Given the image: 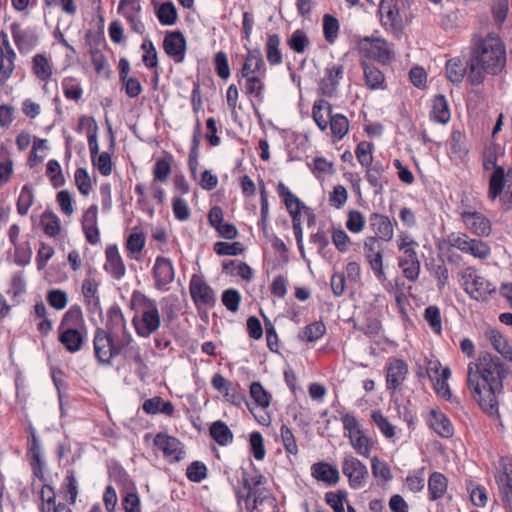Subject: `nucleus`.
Segmentation results:
<instances>
[{"label": "nucleus", "mask_w": 512, "mask_h": 512, "mask_svg": "<svg viewBox=\"0 0 512 512\" xmlns=\"http://www.w3.org/2000/svg\"><path fill=\"white\" fill-rule=\"evenodd\" d=\"M41 224L43 225L45 234L50 237H55L60 232V220L58 216L50 210H46L42 214Z\"/></svg>", "instance_id": "49530a36"}, {"label": "nucleus", "mask_w": 512, "mask_h": 512, "mask_svg": "<svg viewBox=\"0 0 512 512\" xmlns=\"http://www.w3.org/2000/svg\"><path fill=\"white\" fill-rule=\"evenodd\" d=\"M465 254L471 255L474 258L486 259L491 254V249L487 243L480 239L472 238L470 244L467 247Z\"/></svg>", "instance_id": "5fc2aeb1"}, {"label": "nucleus", "mask_w": 512, "mask_h": 512, "mask_svg": "<svg viewBox=\"0 0 512 512\" xmlns=\"http://www.w3.org/2000/svg\"><path fill=\"white\" fill-rule=\"evenodd\" d=\"M16 47L20 53L32 50L38 43V35L34 29L22 30L20 24L14 22L10 26Z\"/></svg>", "instance_id": "4be33fe9"}, {"label": "nucleus", "mask_w": 512, "mask_h": 512, "mask_svg": "<svg viewBox=\"0 0 512 512\" xmlns=\"http://www.w3.org/2000/svg\"><path fill=\"white\" fill-rule=\"evenodd\" d=\"M98 282L93 278H87L82 283V293L86 302L91 305L93 304L95 310L100 308V299L98 295Z\"/></svg>", "instance_id": "79ce46f5"}, {"label": "nucleus", "mask_w": 512, "mask_h": 512, "mask_svg": "<svg viewBox=\"0 0 512 512\" xmlns=\"http://www.w3.org/2000/svg\"><path fill=\"white\" fill-rule=\"evenodd\" d=\"M309 44V40L304 31L295 30L288 40V45L296 53H303Z\"/></svg>", "instance_id": "774afa93"}, {"label": "nucleus", "mask_w": 512, "mask_h": 512, "mask_svg": "<svg viewBox=\"0 0 512 512\" xmlns=\"http://www.w3.org/2000/svg\"><path fill=\"white\" fill-rule=\"evenodd\" d=\"M461 222L470 233L478 237H488L492 232V223L482 212L464 211Z\"/></svg>", "instance_id": "2eb2a0df"}, {"label": "nucleus", "mask_w": 512, "mask_h": 512, "mask_svg": "<svg viewBox=\"0 0 512 512\" xmlns=\"http://www.w3.org/2000/svg\"><path fill=\"white\" fill-rule=\"evenodd\" d=\"M431 121L447 124L451 119V111L446 98H433L429 112Z\"/></svg>", "instance_id": "2f4dec72"}, {"label": "nucleus", "mask_w": 512, "mask_h": 512, "mask_svg": "<svg viewBox=\"0 0 512 512\" xmlns=\"http://www.w3.org/2000/svg\"><path fill=\"white\" fill-rule=\"evenodd\" d=\"M106 262L104 264V269L107 273H109L114 279L120 280L124 277L126 273V268L124 262L122 260L121 255L119 254L118 248L116 245H109L105 251Z\"/></svg>", "instance_id": "393cba45"}, {"label": "nucleus", "mask_w": 512, "mask_h": 512, "mask_svg": "<svg viewBox=\"0 0 512 512\" xmlns=\"http://www.w3.org/2000/svg\"><path fill=\"white\" fill-rule=\"evenodd\" d=\"M153 442L170 462H179L182 459L183 445L176 437L159 432Z\"/></svg>", "instance_id": "6ab92c4d"}, {"label": "nucleus", "mask_w": 512, "mask_h": 512, "mask_svg": "<svg viewBox=\"0 0 512 512\" xmlns=\"http://www.w3.org/2000/svg\"><path fill=\"white\" fill-rule=\"evenodd\" d=\"M371 420L386 439H392L396 436V426L380 410L372 411Z\"/></svg>", "instance_id": "c9c22d12"}, {"label": "nucleus", "mask_w": 512, "mask_h": 512, "mask_svg": "<svg viewBox=\"0 0 512 512\" xmlns=\"http://www.w3.org/2000/svg\"><path fill=\"white\" fill-rule=\"evenodd\" d=\"M221 300L223 305L230 312H237L241 301V294L234 288H229L223 291Z\"/></svg>", "instance_id": "052dcab7"}, {"label": "nucleus", "mask_w": 512, "mask_h": 512, "mask_svg": "<svg viewBox=\"0 0 512 512\" xmlns=\"http://www.w3.org/2000/svg\"><path fill=\"white\" fill-rule=\"evenodd\" d=\"M214 252L220 256H236L242 254L245 250L240 242H216L213 246Z\"/></svg>", "instance_id": "3c124183"}, {"label": "nucleus", "mask_w": 512, "mask_h": 512, "mask_svg": "<svg viewBox=\"0 0 512 512\" xmlns=\"http://www.w3.org/2000/svg\"><path fill=\"white\" fill-rule=\"evenodd\" d=\"M366 85L371 89L383 88L385 76L382 71L373 65L363 63Z\"/></svg>", "instance_id": "ea45409f"}, {"label": "nucleus", "mask_w": 512, "mask_h": 512, "mask_svg": "<svg viewBox=\"0 0 512 512\" xmlns=\"http://www.w3.org/2000/svg\"><path fill=\"white\" fill-rule=\"evenodd\" d=\"M102 327H97L93 336L94 355L99 365L112 366L115 357L120 355L119 338Z\"/></svg>", "instance_id": "423d86ee"}, {"label": "nucleus", "mask_w": 512, "mask_h": 512, "mask_svg": "<svg viewBox=\"0 0 512 512\" xmlns=\"http://www.w3.org/2000/svg\"><path fill=\"white\" fill-rule=\"evenodd\" d=\"M250 395L255 403L262 408H267L271 403V394L258 381H254L250 385Z\"/></svg>", "instance_id": "a18cd8bd"}, {"label": "nucleus", "mask_w": 512, "mask_h": 512, "mask_svg": "<svg viewBox=\"0 0 512 512\" xmlns=\"http://www.w3.org/2000/svg\"><path fill=\"white\" fill-rule=\"evenodd\" d=\"M376 237H366L360 246V252L369 265L376 279L384 282L387 279L383 267V245Z\"/></svg>", "instance_id": "6e6552de"}, {"label": "nucleus", "mask_w": 512, "mask_h": 512, "mask_svg": "<svg viewBox=\"0 0 512 512\" xmlns=\"http://www.w3.org/2000/svg\"><path fill=\"white\" fill-rule=\"evenodd\" d=\"M460 283L464 290L478 301L487 300L496 291L495 286L489 280L479 275L473 267H468L461 272Z\"/></svg>", "instance_id": "0eeeda50"}, {"label": "nucleus", "mask_w": 512, "mask_h": 512, "mask_svg": "<svg viewBox=\"0 0 512 512\" xmlns=\"http://www.w3.org/2000/svg\"><path fill=\"white\" fill-rule=\"evenodd\" d=\"M189 292L199 312L203 307L212 308L216 304L215 292L202 276L196 274L192 275L189 283Z\"/></svg>", "instance_id": "9b49d317"}, {"label": "nucleus", "mask_w": 512, "mask_h": 512, "mask_svg": "<svg viewBox=\"0 0 512 512\" xmlns=\"http://www.w3.org/2000/svg\"><path fill=\"white\" fill-rule=\"evenodd\" d=\"M33 202H34L33 187L30 183H27L22 187L19 198L17 200V212L21 216L27 215Z\"/></svg>", "instance_id": "37998d69"}, {"label": "nucleus", "mask_w": 512, "mask_h": 512, "mask_svg": "<svg viewBox=\"0 0 512 512\" xmlns=\"http://www.w3.org/2000/svg\"><path fill=\"white\" fill-rule=\"evenodd\" d=\"M395 243L399 252L397 257L398 267L407 280L416 282L421 270V263L417 253L419 243L408 231L404 230L398 232Z\"/></svg>", "instance_id": "39448f33"}, {"label": "nucleus", "mask_w": 512, "mask_h": 512, "mask_svg": "<svg viewBox=\"0 0 512 512\" xmlns=\"http://www.w3.org/2000/svg\"><path fill=\"white\" fill-rule=\"evenodd\" d=\"M59 342L70 353L78 352L84 343V335L74 327L58 328Z\"/></svg>", "instance_id": "bb28decb"}, {"label": "nucleus", "mask_w": 512, "mask_h": 512, "mask_svg": "<svg viewBox=\"0 0 512 512\" xmlns=\"http://www.w3.org/2000/svg\"><path fill=\"white\" fill-rule=\"evenodd\" d=\"M152 275L155 281V288L160 291L164 290L175 278L172 261L164 256L156 257L152 268Z\"/></svg>", "instance_id": "a211bd4d"}, {"label": "nucleus", "mask_w": 512, "mask_h": 512, "mask_svg": "<svg viewBox=\"0 0 512 512\" xmlns=\"http://www.w3.org/2000/svg\"><path fill=\"white\" fill-rule=\"evenodd\" d=\"M426 422L442 438H451L454 435V426L451 420L441 410L432 409L426 418Z\"/></svg>", "instance_id": "412c9836"}, {"label": "nucleus", "mask_w": 512, "mask_h": 512, "mask_svg": "<svg viewBox=\"0 0 512 512\" xmlns=\"http://www.w3.org/2000/svg\"><path fill=\"white\" fill-rule=\"evenodd\" d=\"M186 476L191 482L200 483L207 477V467L201 461H193L187 467Z\"/></svg>", "instance_id": "680f3d73"}, {"label": "nucleus", "mask_w": 512, "mask_h": 512, "mask_svg": "<svg viewBox=\"0 0 512 512\" xmlns=\"http://www.w3.org/2000/svg\"><path fill=\"white\" fill-rule=\"evenodd\" d=\"M246 55L240 69L236 72L238 85L246 95L260 96L264 90L267 74L266 64L260 48L244 45Z\"/></svg>", "instance_id": "7ed1b4c3"}, {"label": "nucleus", "mask_w": 512, "mask_h": 512, "mask_svg": "<svg viewBox=\"0 0 512 512\" xmlns=\"http://www.w3.org/2000/svg\"><path fill=\"white\" fill-rule=\"evenodd\" d=\"M450 153L456 158H463L468 154V149L464 143V135L460 131H453L451 134Z\"/></svg>", "instance_id": "13d9d810"}, {"label": "nucleus", "mask_w": 512, "mask_h": 512, "mask_svg": "<svg viewBox=\"0 0 512 512\" xmlns=\"http://www.w3.org/2000/svg\"><path fill=\"white\" fill-rule=\"evenodd\" d=\"M142 408L145 413L151 415L161 413L167 416H172L174 413V406L172 402L164 401L160 396H155L145 400Z\"/></svg>", "instance_id": "473e14b6"}, {"label": "nucleus", "mask_w": 512, "mask_h": 512, "mask_svg": "<svg viewBox=\"0 0 512 512\" xmlns=\"http://www.w3.org/2000/svg\"><path fill=\"white\" fill-rule=\"evenodd\" d=\"M499 145L497 144H489L483 150L482 162L483 169L485 171L496 170L497 167H501L497 164L498 155H499Z\"/></svg>", "instance_id": "de8ad7c7"}, {"label": "nucleus", "mask_w": 512, "mask_h": 512, "mask_svg": "<svg viewBox=\"0 0 512 512\" xmlns=\"http://www.w3.org/2000/svg\"><path fill=\"white\" fill-rule=\"evenodd\" d=\"M92 164L103 176H109L112 173V160L109 152L98 153L97 156L91 158Z\"/></svg>", "instance_id": "bf43d9fd"}, {"label": "nucleus", "mask_w": 512, "mask_h": 512, "mask_svg": "<svg viewBox=\"0 0 512 512\" xmlns=\"http://www.w3.org/2000/svg\"><path fill=\"white\" fill-rule=\"evenodd\" d=\"M425 483V467H421L408 472L404 485L408 491L418 493L424 489Z\"/></svg>", "instance_id": "e433bc0d"}, {"label": "nucleus", "mask_w": 512, "mask_h": 512, "mask_svg": "<svg viewBox=\"0 0 512 512\" xmlns=\"http://www.w3.org/2000/svg\"><path fill=\"white\" fill-rule=\"evenodd\" d=\"M104 330L114 336H119L118 332H121V335L130 333L127 329L126 320L119 305L114 304L108 309L107 321Z\"/></svg>", "instance_id": "a878e982"}, {"label": "nucleus", "mask_w": 512, "mask_h": 512, "mask_svg": "<svg viewBox=\"0 0 512 512\" xmlns=\"http://www.w3.org/2000/svg\"><path fill=\"white\" fill-rule=\"evenodd\" d=\"M344 68L342 65H332L325 69V75L319 84L321 96H333L337 93V87L343 79Z\"/></svg>", "instance_id": "5701e85b"}, {"label": "nucleus", "mask_w": 512, "mask_h": 512, "mask_svg": "<svg viewBox=\"0 0 512 512\" xmlns=\"http://www.w3.org/2000/svg\"><path fill=\"white\" fill-rule=\"evenodd\" d=\"M280 37L278 34L268 35L266 42V57L270 65H279L283 61L282 52L279 49Z\"/></svg>", "instance_id": "4c0bfd02"}, {"label": "nucleus", "mask_w": 512, "mask_h": 512, "mask_svg": "<svg viewBox=\"0 0 512 512\" xmlns=\"http://www.w3.org/2000/svg\"><path fill=\"white\" fill-rule=\"evenodd\" d=\"M311 474L318 481L325 482L328 485H334L339 480L338 470L325 462L313 464L311 467Z\"/></svg>", "instance_id": "7c9ffc66"}, {"label": "nucleus", "mask_w": 512, "mask_h": 512, "mask_svg": "<svg viewBox=\"0 0 512 512\" xmlns=\"http://www.w3.org/2000/svg\"><path fill=\"white\" fill-rule=\"evenodd\" d=\"M131 308L135 311L132 324L136 334L142 338H148L158 331L161 325V317L157 303L141 291L135 290L131 295Z\"/></svg>", "instance_id": "20e7f679"}, {"label": "nucleus", "mask_w": 512, "mask_h": 512, "mask_svg": "<svg viewBox=\"0 0 512 512\" xmlns=\"http://www.w3.org/2000/svg\"><path fill=\"white\" fill-rule=\"evenodd\" d=\"M214 69L216 74L223 80H227L230 75V66L227 54L224 51H218L213 60Z\"/></svg>", "instance_id": "4d7b16f0"}, {"label": "nucleus", "mask_w": 512, "mask_h": 512, "mask_svg": "<svg viewBox=\"0 0 512 512\" xmlns=\"http://www.w3.org/2000/svg\"><path fill=\"white\" fill-rule=\"evenodd\" d=\"M280 434L285 451L288 454L297 455L298 446L292 430L287 425L282 424Z\"/></svg>", "instance_id": "0e129e2a"}, {"label": "nucleus", "mask_w": 512, "mask_h": 512, "mask_svg": "<svg viewBox=\"0 0 512 512\" xmlns=\"http://www.w3.org/2000/svg\"><path fill=\"white\" fill-rule=\"evenodd\" d=\"M186 45V38L179 30L167 32L163 40V48L165 53L176 63H181L184 61Z\"/></svg>", "instance_id": "dca6fc26"}, {"label": "nucleus", "mask_w": 512, "mask_h": 512, "mask_svg": "<svg viewBox=\"0 0 512 512\" xmlns=\"http://www.w3.org/2000/svg\"><path fill=\"white\" fill-rule=\"evenodd\" d=\"M429 501L442 499L448 489V479L441 472H432L427 481Z\"/></svg>", "instance_id": "cd10ccee"}, {"label": "nucleus", "mask_w": 512, "mask_h": 512, "mask_svg": "<svg viewBox=\"0 0 512 512\" xmlns=\"http://www.w3.org/2000/svg\"><path fill=\"white\" fill-rule=\"evenodd\" d=\"M506 186L505 169L504 167H497L492 171L488 181L487 198L490 201H495L500 197Z\"/></svg>", "instance_id": "c756f323"}, {"label": "nucleus", "mask_w": 512, "mask_h": 512, "mask_svg": "<svg viewBox=\"0 0 512 512\" xmlns=\"http://www.w3.org/2000/svg\"><path fill=\"white\" fill-rule=\"evenodd\" d=\"M494 478L505 512H512V458L503 457L499 460Z\"/></svg>", "instance_id": "1a4fd4ad"}, {"label": "nucleus", "mask_w": 512, "mask_h": 512, "mask_svg": "<svg viewBox=\"0 0 512 512\" xmlns=\"http://www.w3.org/2000/svg\"><path fill=\"white\" fill-rule=\"evenodd\" d=\"M381 23L386 29H390L395 34L403 29V17L396 4V0H381L379 6Z\"/></svg>", "instance_id": "4468645a"}, {"label": "nucleus", "mask_w": 512, "mask_h": 512, "mask_svg": "<svg viewBox=\"0 0 512 512\" xmlns=\"http://www.w3.org/2000/svg\"><path fill=\"white\" fill-rule=\"evenodd\" d=\"M369 228L374 234L372 237L378 238L379 241L389 242L394 236V225L391 219L381 213H371L368 219Z\"/></svg>", "instance_id": "f3484780"}, {"label": "nucleus", "mask_w": 512, "mask_h": 512, "mask_svg": "<svg viewBox=\"0 0 512 512\" xmlns=\"http://www.w3.org/2000/svg\"><path fill=\"white\" fill-rule=\"evenodd\" d=\"M409 372L408 364L400 358H390L386 367V388L392 394L405 382Z\"/></svg>", "instance_id": "ddd939ff"}, {"label": "nucleus", "mask_w": 512, "mask_h": 512, "mask_svg": "<svg viewBox=\"0 0 512 512\" xmlns=\"http://www.w3.org/2000/svg\"><path fill=\"white\" fill-rule=\"evenodd\" d=\"M509 366L498 356L481 353L467 365V388L480 409L488 416L499 417V397Z\"/></svg>", "instance_id": "f257e3e1"}, {"label": "nucleus", "mask_w": 512, "mask_h": 512, "mask_svg": "<svg viewBox=\"0 0 512 512\" xmlns=\"http://www.w3.org/2000/svg\"><path fill=\"white\" fill-rule=\"evenodd\" d=\"M119 346L121 347L120 355H122L126 363H134L139 367L145 366V362L141 354V348L135 342L131 333L121 335L119 338Z\"/></svg>", "instance_id": "aec40b11"}, {"label": "nucleus", "mask_w": 512, "mask_h": 512, "mask_svg": "<svg viewBox=\"0 0 512 512\" xmlns=\"http://www.w3.org/2000/svg\"><path fill=\"white\" fill-rule=\"evenodd\" d=\"M211 437L221 446L233 442V433L227 424L221 420L215 421L210 426Z\"/></svg>", "instance_id": "f704fd0d"}, {"label": "nucleus", "mask_w": 512, "mask_h": 512, "mask_svg": "<svg viewBox=\"0 0 512 512\" xmlns=\"http://www.w3.org/2000/svg\"><path fill=\"white\" fill-rule=\"evenodd\" d=\"M472 63L480 66L487 74H499L506 64V48L502 39L494 33L473 39Z\"/></svg>", "instance_id": "f03ea898"}, {"label": "nucleus", "mask_w": 512, "mask_h": 512, "mask_svg": "<svg viewBox=\"0 0 512 512\" xmlns=\"http://www.w3.org/2000/svg\"><path fill=\"white\" fill-rule=\"evenodd\" d=\"M312 116L317 126L324 131L332 118L331 105L324 99H319L313 105Z\"/></svg>", "instance_id": "72a5a7b5"}, {"label": "nucleus", "mask_w": 512, "mask_h": 512, "mask_svg": "<svg viewBox=\"0 0 512 512\" xmlns=\"http://www.w3.org/2000/svg\"><path fill=\"white\" fill-rule=\"evenodd\" d=\"M424 319L435 334L440 335L442 333V317L438 306L430 305L426 307L424 310Z\"/></svg>", "instance_id": "c03bdc74"}, {"label": "nucleus", "mask_w": 512, "mask_h": 512, "mask_svg": "<svg viewBox=\"0 0 512 512\" xmlns=\"http://www.w3.org/2000/svg\"><path fill=\"white\" fill-rule=\"evenodd\" d=\"M172 166L170 159L165 157L158 158L153 167V180L158 182H166L171 173Z\"/></svg>", "instance_id": "6e6d98bb"}, {"label": "nucleus", "mask_w": 512, "mask_h": 512, "mask_svg": "<svg viewBox=\"0 0 512 512\" xmlns=\"http://www.w3.org/2000/svg\"><path fill=\"white\" fill-rule=\"evenodd\" d=\"M146 237L142 231L133 230L126 241V249L135 254L141 253L145 246Z\"/></svg>", "instance_id": "69168bd1"}, {"label": "nucleus", "mask_w": 512, "mask_h": 512, "mask_svg": "<svg viewBox=\"0 0 512 512\" xmlns=\"http://www.w3.org/2000/svg\"><path fill=\"white\" fill-rule=\"evenodd\" d=\"M75 184L79 192L87 196L92 190V184L90 176L85 168H77L75 171Z\"/></svg>", "instance_id": "338daca9"}, {"label": "nucleus", "mask_w": 512, "mask_h": 512, "mask_svg": "<svg viewBox=\"0 0 512 512\" xmlns=\"http://www.w3.org/2000/svg\"><path fill=\"white\" fill-rule=\"evenodd\" d=\"M347 497L345 490L329 491L325 494V500L334 512H345L344 502H347Z\"/></svg>", "instance_id": "864d4df0"}, {"label": "nucleus", "mask_w": 512, "mask_h": 512, "mask_svg": "<svg viewBox=\"0 0 512 512\" xmlns=\"http://www.w3.org/2000/svg\"><path fill=\"white\" fill-rule=\"evenodd\" d=\"M467 72V66L459 58H453L446 63V74L453 83L461 82Z\"/></svg>", "instance_id": "58836bf2"}, {"label": "nucleus", "mask_w": 512, "mask_h": 512, "mask_svg": "<svg viewBox=\"0 0 512 512\" xmlns=\"http://www.w3.org/2000/svg\"><path fill=\"white\" fill-rule=\"evenodd\" d=\"M250 449L256 460H263L266 455V450L264 447V439L260 432L253 431L250 434Z\"/></svg>", "instance_id": "e2e57ef3"}, {"label": "nucleus", "mask_w": 512, "mask_h": 512, "mask_svg": "<svg viewBox=\"0 0 512 512\" xmlns=\"http://www.w3.org/2000/svg\"><path fill=\"white\" fill-rule=\"evenodd\" d=\"M358 50L363 57L374 59L382 64L389 63L394 57L390 44L382 38L361 39L358 42Z\"/></svg>", "instance_id": "9d476101"}, {"label": "nucleus", "mask_w": 512, "mask_h": 512, "mask_svg": "<svg viewBox=\"0 0 512 512\" xmlns=\"http://www.w3.org/2000/svg\"><path fill=\"white\" fill-rule=\"evenodd\" d=\"M83 323V314L79 306L74 305L64 314L59 328L74 327L77 328L79 324Z\"/></svg>", "instance_id": "603ef678"}, {"label": "nucleus", "mask_w": 512, "mask_h": 512, "mask_svg": "<svg viewBox=\"0 0 512 512\" xmlns=\"http://www.w3.org/2000/svg\"><path fill=\"white\" fill-rule=\"evenodd\" d=\"M33 74L41 81H43L44 89L46 93H49L48 85H56V82L52 80L53 66L50 63L47 56L43 53L35 54L32 58L31 66Z\"/></svg>", "instance_id": "b1692460"}, {"label": "nucleus", "mask_w": 512, "mask_h": 512, "mask_svg": "<svg viewBox=\"0 0 512 512\" xmlns=\"http://www.w3.org/2000/svg\"><path fill=\"white\" fill-rule=\"evenodd\" d=\"M156 16L159 22L166 26L174 25L178 18L175 5L170 1L160 4L156 10Z\"/></svg>", "instance_id": "a19ab883"}, {"label": "nucleus", "mask_w": 512, "mask_h": 512, "mask_svg": "<svg viewBox=\"0 0 512 512\" xmlns=\"http://www.w3.org/2000/svg\"><path fill=\"white\" fill-rule=\"evenodd\" d=\"M339 31V21L338 19L331 15V14H325L323 16V34L325 40L333 44L335 40L337 39Z\"/></svg>", "instance_id": "09e8293b"}, {"label": "nucleus", "mask_w": 512, "mask_h": 512, "mask_svg": "<svg viewBox=\"0 0 512 512\" xmlns=\"http://www.w3.org/2000/svg\"><path fill=\"white\" fill-rule=\"evenodd\" d=\"M484 335L493 348L501 354L505 360L512 362V347L499 330L495 328H488Z\"/></svg>", "instance_id": "c85d7f7f"}, {"label": "nucleus", "mask_w": 512, "mask_h": 512, "mask_svg": "<svg viewBox=\"0 0 512 512\" xmlns=\"http://www.w3.org/2000/svg\"><path fill=\"white\" fill-rule=\"evenodd\" d=\"M326 331L325 325L322 322L311 323L299 333L298 337L302 341L314 342L321 338Z\"/></svg>", "instance_id": "8fccbe9b"}, {"label": "nucleus", "mask_w": 512, "mask_h": 512, "mask_svg": "<svg viewBox=\"0 0 512 512\" xmlns=\"http://www.w3.org/2000/svg\"><path fill=\"white\" fill-rule=\"evenodd\" d=\"M427 375L437 395L449 400L451 398V391L448 380L451 377V370L449 367L442 368L439 360H429L427 365Z\"/></svg>", "instance_id": "f8f14e48"}]
</instances>
